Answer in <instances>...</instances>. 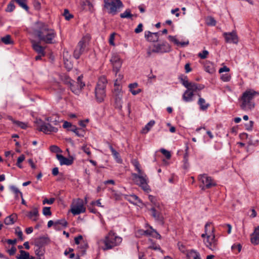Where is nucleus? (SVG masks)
Masks as SVG:
<instances>
[{
	"instance_id": "1",
	"label": "nucleus",
	"mask_w": 259,
	"mask_h": 259,
	"mask_svg": "<svg viewBox=\"0 0 259 259\" xmlns=\"http://www.w3.org/2000/svg\"><path fill=\"white\" fill-rule=\"evenodd\" d=\"M35 26L33 33L40 41L48 44L54 43L53 40L56 36V33L54 29L42 22L36 23Z\"/></svg>"
},
{
	"instance_id": "2",
	"label": "nucleus",
	"mask_w": 259,
	"mask_h": 259,
	"mask_svg": "<svg viewBox=\"0 0 259 259\" xmlns=\"http://www.w3.org/2000/svg\"><path fill=\"white\" fill-rule=\"evenodd\" d=\"M259 93L253 90H247L242 94L241 97V108L245 111L251 110L254 107L253 99L258 96Z\"/></svg>"
},
{
	"instance_id": "3",
	"label": "nucleus",
	"mask_w": 259,
	"mask_h": 259,
	"mask_svg": "<svg viewBox=\"0 0 259 259\" xmlns=\"http://www.w3.org/2000/svg\"><path fill=\"white\" fill-rule=\"evenodd\" d=\"M122 239L121 237L118 236L116 233L113 231H110L105 236L103 240L100 241L103 243L104 246L102 247L103 250H109L113 247L118 246L122 242Z\"/></svg>"
},
{
	"instance_id": "4",
	"label": "nucleus",
	"mask_w": 259,
	"mask_h": 259,
	"mask_svg": "<svg viewBox=\"0 0 259 259\" xmlns=\"http://www.w3.org/2000/svg\"><path fill=\"white\" fill-rule=\"evenodd\" d=\"M107 83V80L105 76L99 78L94 91L95 99L98 103L102 102L106 97Z\"/></svg>"
},
{
	"instance_id": "5",
	"label": "nucleus",
	"mask_w": 259,
	"mask_h": 259,
	"mask_svg": "<svg viewBox=\"0 0 259 259\" xmlns=\"http://www.w3.org/2000/svg\"><path fill=\"white\" fill-rule=\"evenodd\" d=\"M132 177L135 183L141 187L145 192L146 193L151 192V189L148 185V177L144 171L138 174H132Z\"/></svg>"
},
{
	"instance_id": "6",
	"label": "nucleus",
	"mask_w": 259,
	"mask_h": 259,
	"mask_svg": "<svg viewBox=\"0 0 259 259\" xmlns=\"http://www.w3.org/2000/svg\"><path fill=\"white\" fill-rule=\"evenodd\" d=\"M104 8L108 13L114 15L119 9L123 7V4L120 0H104Z\"/></svg>"
},
{
	"instance_id": "7",
	"label": "nucleus",
	"mask_w": 259,
	"mask_h": 259,
	"mask_svg": "<svg viewBox=\"0 0 259 259\" xmlns=\"http://www.w3.org/2000/svg\"><path fill=\"white\" fill-rule=\"evenodd\" d=\"M171 51L170 45L166 42L156 44L153 45V48L149 47L147 50V55L150 57L152 53H165Z\"/></svg>"
},
{
	"instance_id": "8",
	"label": "nucleus",
	"mask_w": 259,
	"mask_h": 259,
	"mask_svg": "<svg viewBox=\"0 0 259 259\" xmlns=\"http://www.w3.org/2000/svg\"><path fill=\"white\" fill-rule=\"evenodd\" d=\"M198 180L200 183L199 187L202 190L210 189L217 185L214 180L205 174L200 175L198 176Z\"/></svg>"
},
{
	"instance_id": "9",
	"label": "nucleus",
	"mask_w": 259,
	"mask_h": 259,
	"mask_svg": "<svg viewBox=\"0 0 259 259\" xmlns=\"http://www.w3.org/2000/svg\"><path fill=\"white\" fill-rule=\"evenodd\" d=\"M36 129L46 134H50L52 133H57L58 129L53 126L51 123H46L41 119L36 120L35 121Z\"/></svg>"
},
{
	"instance_id": "10",
	"label": "nucleus",
	"mask_w": 259,
	"mask_h": 259,
	"mask_svg": "<svg viewBox=\"0 0 259 259\" xmlns=\"http://www.w3.org/2000/svg\"><path fill=\"white\" fill-rule=\"evenodd\" d=\"M74 242L75 244L78 245V249H79L80 255H83L85 254L86 250L88 248V243L87 241L83 239L81 235H79L74 238Z\"/></svg>"
},
{
	"instance_id": "11",
	"label": "nucleus",
	"mask_w": 259,
	"mask_h": 259,
	"mask_svg": "<svg viewBox=\"0 0 259 259\" xmlns=\"http://www.w3.org/2000/svg\"><path fill=\"white\" fill-rule=\"evenodd\" d=\"M85 211V207L83 205V200L81 199H77L71 205V212L74 215H78Z\"/></svg>"
},
{
	"instance_id": "12",
	"label": "nucleus",
	"mask_w": 259,
	"mask_h": 259,
	"mask_svg": "<svg viewBox=\"0 0 259 259\" xmlns=\"http://www.w3.org/2000/svg\"><path fill=\"white\" fill-rule=\"evenodd\" d=\"M68 84L70 85L71 91L75 94L78 95L80 92L81 89L85 85L84 83L81 81V76H78L77 78V82L71 80L68 81Z\"/></svg>"
},
{
	"instance_id": "13",
	"label": "nucleus",
	"mask_w": 259,
	"mask_h": 259,
	"mask_svg": "<svg viewBox=\"0 0 259 259\" xmlns=\"http://www.w3.org/2000/svg\"><path fill=\"white\" fill-rule=\"evenodd\" d=\"M87 42L86 38L83 37L78 43L73 53L74 57L78 59L80 55L85 51Z\"/></svg>"
},
{
	"instance_id": "14",
	"label": "nucleus",
	"mask_w": 259,
	"mask_h": 259,
	"mask_svg": "<svg viewBox=\"0 0 259 259\" xmlns=\"http://www.w3.org/2000/svg\"><path fill=\"white\" fill-rule=\"evenodd\" d=\"M110 61L112 64L113 71L117 74L120 70L122 63L119 56L116 54H113Z\"/></svg>"
},
{
	"instance_id": "15",
	"label": "nucleus",
	"mask_w": 259,
	"mask_h": 259,
	"mask_svg": "<svg viewBox=\"0 0 259 259\" xmlns=\"http://www.w3.org/2000/svg\"><path fill=\"white\" fill-rule=\"evenodd\" d=\"M213 228H212L211 234L210 235H207L206 240L204 241L206 246L212 250H215L217 246V242L213 234Z\"/></svg>"
},
{
	"instance_id": "16",
	"label": "nucleus",
	"mask_w": 259,
	"mask_h": 259,
	"mask_svg": "<svg viewBox=\"0 0 259 259\" xmlns=\"http://www.w3.org/2000/svg\"><path fill=\"white\" fill-rule=\"evenodd\" d=\"M162 206L160 204H156L155 206H152L151 208V215L156 220L162 221Z\"/></svg>"
},
{
	"instance_id": "17",
	"label": "nucleus",
	"mask_w": 259,
	"mask_h": 259,
	"mask_svg": "<svg viewBox=\"0 0 259 259\" xmlns=\"http://www.w3.org/2000/svg\"><path fill=\"white\" fill-rule=\"evenodd\" d=\"M223 36H224L225 41L227 43H233L236 44L238 42V36L235 32H224L223 33Z\"/></svg>"
},
{
	"instance_id": "18",
	"label": "nucleus",
	"mask_w": 259,
	"mask_h": 259,
	"mask_svg": "<svg viewBox=\"0 0 259 259\" xmlns=\"http://www.w3.org/2000/svg\"><path fill=\"white\" fill-rule=\"evenodd\" d=\"M50 242V239L48 237H40L35 240V245L39 247H41Z\"/></svg>"
},
{
	"instance_id": "19",
	"label": "nucleus",
	"mask_w": 259,
	"mask_h": 259,
	"mask_svg": "<svg viewBox=\"0 0 259 259\" xmlns=\"http://www.w3.org/2000/svg\"><path fill=\"white\" fill-rule=\"evenodd\" d=\"M31 44L33 49L38 53L41 55H45V48L39 45V43L35 40H31Z\"/></svg>"
},
{
	"instance_id": "20",
	"label": "nucleus",
	"mask_w": 259,
	"mask_h": 259,
	"mask_svg": "<svg viewBox=\"0 0 259 259\" xmlns=\"http://www.w3.org/2000/svg\"><path fill=\"white\" fill-rule=\"evenodd\" d=\"M145 36L148 41L151 42H155L159 39V34L158 32L152 33L150 31H146Z\"/></svg>"
},
{
	"instance_id": "21",
	"label": "nucleus",
	"mask_w": 259,
	"mask_h": 259,
	"mask_svg": "<svg viewBox=\"0 0 259 259\" xmlns=\"http://www.w3.org/2000/svg\"><path fill=\"white\" fill-rule=\"evenodd\" d=\"M56 157L61 165H70L73 163V160L66 158L61 154H57Z\"/></svg>"
},
{
	"instance_id": "22",
	"label": "nucleus",
	"mask_w": 259,
	"mask_h": 259,
	"mask_svg": "<svg viewBox=\"0 0 259 259\" xmlns=\"http://www.w3.org/2000/svg\"><path fill=\"white\" fill-rule=\"evenodd\" d=\"M250 240L251 243L255 245L259 244V226L255 228L253 233L251 236Z\"/></svg>"
},
{
	"instance_id": "23",
	"label": "nucleus",
	"mask_w": 259,
	"mask_h": 259,
	"mask_svg": "<svg viewBox=\"0 0 259 259\" xmlns=\"http://www.w3.org/2000/svg\"><path fill=\"white\" fill-rule=\"evenodd\" d=\"M27 216L32 221L36 222L38 220V211L37 208H33L31 211L28 212Z\"/></svg>"
},
{
	"instance_id": "24",
	"label": "nucleus",
	"mask_w": 259,
	"mask_h": 259,
	"mask_svg": "<svg viewBox=\"0 0 259 259\" xmlns=\"http://www.w3.org/2000/svg\"><path fill=\"white\" fill-rule=\"evenodd\" d=\"M69 131L74 133L78 137H83L85 134L84 130L81 128H78L75 125L72 126V128L69 129Z\"/></svg>"
},
{
	"instance_id": "25",
	"label": "nucleus",
	"mask_w": 259,
	"mask_h": 259,
	"mask_svg": "<svg viewBox=\"0 0 259 259\" xmlns=\"http://www.w3.org/2000/svg\"><path fill=\"white\" fill-rule=\"evenodd\" d=\"M109 147L116 161L118 163H121L122 160L120 156L119 153L116 151L111 145H109Z\"/></svg>"
},
{
	"instance_id": "26",
	"label": "nucleus",
	"mask_w": 259,
	"mask_h": 259,
	"mask_svg": "<svg viewBox=\"0 0 259 259\" xmlns=\"http://www.w3.org/2000/svg\"><path fill=\"white\" fill-rule=\"evenodd\" d=\"M168 38V39L170 41L173 42L175 44H176V45H177L178 46H180L183 47L187 46L189 44V41H183V42H180L177 39L176 36H171V35H169Z\"/></svg>"
},
{
	"instance_id": "27",
	"label": "nucleus",
	"mask_w": 259,
	"mask_h": 259,
	"mask_svg": "<svg viewBox=\"0 0 259 259\" xmlns=\"http://www.w3.org/2000/svg\"><path fill=\"white\" fill-rule=\"evenodd\" d=\"M193 96L194 94L192 91L187 90L183 95V99L186 102H191L193 100Z\"/></svg>"
},
{
	"instance_id": "28",
	"label": "nucleus",
	"mask_w": 259,
	"mask_h": 259,
	"mask_svg": "<svg viewBox=\"0 0 259 259\" xmlns=\"http://www.w3.org/2000/svg\"><path fill=\"white\" fill-rule=\"evenodd\" d=\"M198 96L199 97V98L198 101V104L199 105L200 109L201 110H206L209 107V104L208 103H206L205 100L203 98L200 97V95H198Z\"/></svg>"
},
{
	"instance_id": "29",
	"label": "nucleus",
	"mask_w": 259,
	"mask_h": 259,
	"mask_svg": "<svg viewBox=\"0 0 259 259\" xmlns=\"http://www.w3.org/2000/svg\"><path fill=\"white\" fill-rule=\"evenodd\" d=\"M17 216L16 214H13L10 215L5 218L4 221L5 224L7 225H12L15 222Z\"/></svg>"
},
{
	"instance_id": "30",
	"label": "nucleus",
	"mask_w": 259,
	"mask_h": 259,
	"mask_svg": "<svg viewBox=\"0 0 259 259\" xmlns=\"http://www.w3.org/2000/svg\"><path fill=\"white\" fill-rule=\"evenodd\" d=\"M138 87L137 83H131L128 85V87L130 88V91L132 93L133 95H136L139 94L141 92V90L139 89L137 90H135L134 89Z\"/></svg>"
},
{
	"instance_id": "31",
	"label": "nucleus",
	"mask_w": 259,
	"mask_h": 259,
	"mask_svg": "<svg viewBox=\"0 0 259 259\" xmlns=\"http://www.w3.org/2000/svg\"><path fill=\"white\" fill-rule=\"evenodd\" d=\"M128 201L135 204L142 203L141 200L136 195H131L128 198Z\"/></svg>"
},
{
	"instance_id": "32",
	"label": "nucleus",
	"mask_w": 259,
	"mask_h": 259,
	"mask_svg": "<svg viewBox=\"0 0 259 259\" xmlns=\"http://www.w3.org/2000/svg\"><path fill=\"white\" fill-rule=\"evenodd\" d=\"M155 121L154 120L150 121L143 129L142 130V133L146 134L151 129V128L154 125Z\"/></svg>"
},
{
	"instance_id": "33",
	"label": "nucleus",
	"mask_w": 259,
	"mask_h": 259,
	"mask_svg": "<svg viewBox=\"0 0 259 259\" xmlns=\"http://www.w3.org/2000/svg\"><path fill=\"white\" fill-rule=\"evenodd\" d=\"M82 6L83 7V9L87 11H89L90 12H93V5L88 0H87L85 2H83Z\"/></svg>"
},
{
	"instance_id": "34",
	"label": "nucleus",
	"mask_w": 259,
	"mask_h": 259,
	"mask_svg": "<svg viewBox=\"0 0 259 259\" xmlns=\"http://www.w3.org/2000/svg\"><path fill=\"white\" fill-rule=\"evenodd\" d=\"M14 1L16 2L20 7L26 11H28L29 7L27 5V0H14Z\"/></svg>"
},
{
	"instance_id": "35",
	"label": "nucleus",
	"mask_w": 259,
	"mask_h": 259,
	"mask_svg": "<svg viewBox=\"0 0 259 259\" xmlns=\"http://www.w3.org/2000/svg\"><path fill=\"white\" fill-rule=\"evenodd\" d=\"M10 189L15 194V197L17 199H18L19 196H20L21 198H22V193L20 191V190L15 186H12L10 187Z\"/></svg>"
},
{
	"instance_id": "36",
	"label": "nucleus",
	"mask_w": 259,
	"mask_h": 259,
	"mask_svg": "<svg viewBox=\"0 0 259 259\" xmlns=\"http://www.w3.org/2000/svg\"><path fill=\"white\" fill-rule=\"evenodd\" d=\"M1 41L6 45H10L13 43L10 35H7L2 37Z\"/></svg>"
},
{
	"instance_id": "37",
	"label": "nucleus",
	"mask_w": 259,
	"mask_h": 259,
	"mask_svg": "<svg viewBox=\"0 0 259 259\" xmlns=\"http://www.w3.org/2000/svg\"><path fill=\"white\" fill-rule=\"evenodd\" d=\"M113 97L114 98L115 103V104H116L117 107H118V108H121L122 103V95L118 96H114Z\"/></svg>"
},
{
	"instance_id": "38",
	"label": "nucleus",
	"mask_w": 259,
	"mask_h": 259,
	"mask_svg": "<svg viewBox=\"0 0 259 259\" xmlns=\"http://www.w3.org/2000/svg\"><path fill=\"white\" fill-rule=\"evenodd\" d=\"M120 16L122 18H132L133 16L129 9L126 10L123 13H121Z\"/></svg>"
},
{
	"instance_id": "39",
	"label": "nucleus",
	"mask_w": 259,
	"mask_h": 259,
	"mask_svg": "<svg viewBox=\"0 0 259 259\" xmlns=\"http://www.w3.org/2000/svg\"><path fill=\"white\" fill-rule=\"evenodd\" d=\"M20 255L16 257L17 259H28L29 253L24 250H20Z\"/></svg>"
},
{
	"instance_id": "40",
	"label": "nucleus",
	"mask_w": 259,
	"mask_h": 259,
	"mask_svg": "<svg viewBox=\"0 0 259 259\" xmlns=\"http://www.w3.org/2000/svg\"><path fill=\"white\" fill-rule=\"evenodd\" d=\"M189 255L193 257V259H200V255L199 252L194 250L190 251Z\"/></svg>"
},
{
	"instance_id": "41",
	"label": "nucleus",
	"mask_w": 259,
	"mask_h": 259,
	"mask_svg": "<svg viewBox=\"0 0 259 259\" xmlns=\"http://www.w3.org/2000/svg\"><path fill=\"white\" fill-rule=\"evenodd\" d=\"M132 164L135 167L136 170L137 171L138 173L141 172L143 171L140 167V164L138 160L135 159L132 161Z\"/></svg>"
},
{
	"instance_id": "42",
	"label": "nucleus",
	"mask_w": 259,
	"mask_h": 259,
	"mask_svg": "<svg viewBox=\"0 0 259 259\" xmlns=\"http://www.w3.org/2000/svg\"><path fill=\"white\" fill-rule=\"evenodd\" d=\"M204 68L205 70L209 73H213L214 72V69L211 64H206L204 66Z\"/></svg>"
},
{
	"instance_id": "43",
	"label": "nucleus",
	"mask_w": 259,
	"mask_h": 259,
	"mask_svg": "<svg viewBox=\"0 0 259 259\" xmlns=\"http://www.w3.org/2000/svg\"><path fill=\"white\" fill-rule=\"evenodd\" d=\"M13 123L22 129H26L27 127V125L25 122L16 120L13 121Z\"/></svg>"
},
{
	"instance_id": "44",
	"label": "nucleus",
	"mask_w": 259,
	"mask_h": 259,
	"mask_svg": "<svg viewBox=\"0 0 259 259\" xmlns=\"http://www.w3.org/2000/svg\"><path fill=\"white\" fill-rule=\"evenodd\" d=\"M216 21L212 17H208L206 19V24L208 25L215 26L216 25Z\"/></svg>"
},
{
	"instance_id": "45",
	"label": "nucleus",
	"mask_w": 259,
	"mask_h": 259,
	"mask_svg": "<svg viewBox=\"0 0 259 259\" xmlns=\"http://www.w3.org/2000/svg\"><path fill=\"white\" fill-rule=\"evenodd\" d=\"M15 6L14 4V1L10 2L7 6L6 11L7 12H11L15 9Z\"/></svg>"
},
{
	"instance_id": "46",
	"label": "nucleus",
	"mask_w": 259,
	"mask_h": 259,
	"mask_svg": "<svg viewBox=\"0 0 259 259\" xmlns=\"http://www.w3.org/2000/svg\"><path fill=\"white\" fill-rule=\"evenodd\" d=\"M81 150L89 156H91V152L90 151V147L88 146L87 145H83L81 147Z\"/></svg>"
},
{
	"instance_id": "47",
	"label": "nucleus",
	"mask_w": 259,
	"mask_h": 259,
	"mask_svg": "<svg viewBox=\"0 0 259 259\" xmlns=\"http://www.w3.org/2000/svg\"><path fill=\"white\" fill-rule=\"evenodd\" d=\"M187 90L192 91V93L197 91V83L190 82V86L187 88Z\"/></svg>"
},
{
	"instance_id": "48",
	"label": "nucleus",
	"mask_w": 259,
	"mask_h": 259,
	"mask_svg": "<svg viewBox=\"0 0 259 259\" xmlns=\"http://www.w3.org/2000/svg\"><path fill=\"white\" fill-rule=\"evenodd\" d=\"M50 149L51 152H54V153H59V152H62L60 148L56 145H52V146H50Z\"/></svg>"
},
{
	"instance_id": "49",
	"label": "nucleus",
	"mask_w": 259,
	"mask_h": 259,
	"mask_svg": "<svg viewBox=\"0 0 259 259\" xmlns=\"http://www.w3.org/2000/svg\"><path fill=\"white\" fill-rule=\"evenodd\" d=\"M63 16L67 20H69L71 18H73V15L69 13V11L67 9L64 10Z\"/></svg>"
},
{
	"instance_id": "50",
	"label": "nucleus",
	"mask_w": 259,
	"mask_h": 259,
	"mask_svg": "<svg viewBox=\"0 0 259 259\" xmlns=\"http://www.w3.org/2000/svg\"><path fill=\"white\" fill-rule=\"evenodd\" d=\"M35 253L39 259H43V252L41 251L40 247H38V248L35 250Z\"/></svg>"
},
{
	"instance_id": "51",
	"label": "nucleus",
	"mask_w": 259,
	"mask_h": 259,
	"mask_svg": "<svg viewBox=\"0 0 259 259\" xmlns=\"http://www.w3.org/2000/svg\"><path fill=\"white\" fill-rule=\"evenodd\" d=\"M150 228L152 229V234L151 236L153 237H155L157 239H160L161 236L154 229L152 228V227H150Z\"/></svg>"
},
{
	"instance_id": "52",
	"label": "nucleus",
	"mask_w": 259,
	"mask_h": 259,
	"mask_svg": "<svg viewBox=\"0 0 259 259\" xmlns=\"http://www.w3.org/2000/svg\"><path fill=\"white\" fill-rule=\"evenodd\" d=\"M208 52L206 50H204L202 53H199L198 55V57L201 59H204L207 57Z\"/></svg>"
},
{
	"instance_id": "53",
	"label": "nucleus",
	"mask_w": 259,
	"mask_h": 259,
	"mask_svg": "<svg viewBox=\"0 0 259 259\" xmlns=\"http://www.w3.org/2000/svg\"><path fill=\"white\" fill-rule=\"evenodd\" d=\"M33 4V7L35 10H39L40 9L41 4L39 1L34 0Z\"/></svg>"
},
{
	"instance_id": "54",
	"label": "nucleus",
	"mask_w": 259,
	"mask_h": 259,
	"mask_svg": "<svg viewBox=\"0 0 259 259\" xmlns=\"http://www.w3.org/2000/svg\"><path fill=\"white\" fill-rule=\"evenodd\" d=\"M242 246L240 244H234L232 246V249L234 251L237 250V252H240Z\"/></svg>"
},
{
	"instance_id": "55",
	"label": "nucleus",
	"mask_w": 259,
	"mask_h": 259,
	"mask_svg": "<svg viewBox=\"0 0 259 259\" xmlns=\"http://www.w3.org/2000/svg\"><path fill=\"white\" fill-rule=\"evenodd\" d=\"M160 152L166 157L167 159H169L171 157L170 153L164 149H160Z\"/></svg>"
},
{
	"instance_id": "56",
	"label": "nucleus",
	"mask_w": 259,
	"mask_h": 259,
	"mask_svg": "<svg viewBox=\"0 0 259 259\" xmlns=\"http://www.w3.org/2000/svg\"><path fill=\"white\" fill-rule=\"evenodd\" d=\"M42 213L45 215H50L51 211L50 207H45L42 210Z\"/></svg>"
},
{
	"instance_id": "57",
	"label": "nucleus",
	"mask_w": 259,
	"mask_h": 259,
	"mask_svg": "<svg viewBox=\"0 0 259 259\" xmlns=\"http://www.w3.org/2000/svg\"><path fill=\"white\" fill-rule=\"evenodd\" d=\"M181 82L183 85L186 88L190 86V82L188 81L187 77H185L184 78H182Z\"/></svg>"
},
{
	"instance_id": "58",
	"label": "nucleus",
	"mask_w": 259,
	"mask_h": 259,
	"mask_svg": "<svg viewBox=\"0 0 259 259\" xmlns=\"http://www.w3.org/2000/svg\"><path fill=\"white\" fill-rule=\"evenodd\" d=\"M16 234L17 235V236H18L19 238L21 240H23V233L20 230V228L19 227H17L16 229Z\"/></svg>"
},
{
	"instance_id": "59",
	"label": "nucleus",
	"mask_w": 259,
	"mask_h": 259,
	"mask_svg": "<svg viewBox=\"0 0 259 259\" xmlns=\"http://www.w3.org/2000/svg\"><path fill=\"white\" fill-rule=\"evenodd\" d=\"M221 79L224 81H229L231 79V76L227 73L223 74L221 76Z\"/></svg>"
},
{
	"instance_id": "60",
	"label": "nucleus",
	"mask_w": 259,
	"mask_h": 259,
	"mask_svg": "<svg viewBox=\"0 0 259 259\" xmlns=\"http://www.w3.org/2000/svg\"><path fill=\"white\" fill-rule=\"evenodd\" d=\"M54 201H55V198H51L49 199H48L47 198H45L43 200L42 203L44 204H45L46 203L49 204H52L54 203Z\"/></svg>"
},
{
	"instance_id": "61",
	"label": "nucleus",
	"mask_w": 259,
	"mask_h": 259,
	"mask_svg": "<svg viewBox=\"0 0 259 259\" xmlns=\"http://www.w3.org/2000/svg\"><path fill=\"white\" fill-rule=\"evenodd\" d=\"M149 200L152 203L153 206H155L156 204H159L156 202L155 197L152 195H149L148 196Z\"/></svg>"
},
{
	"instance_id": "62",
	"label": "nucleus",
	"mask_w": 259,
	"mask_h": 259,
	"mask_svg": "<svg viewBox=\"0 0 259 259\" xmlns=\"http://www.w3.org/2000/svg\"><path fill=\"white\" fill-rule=\"evenodd\" d=\"M148 248L155 250L160 249L159 245H157L156 244L154 243H152V244L148 247Z\"/></svg>"
},
{
	"instance_id": "63",
	"label": "nucleus",
	"mask_w": 259,
	"mask_h": 259,
	"mask_svg": "<svg viewBox=\"0 0 259 259\" xmlns=\"http://www.w3.org/2000/svg\"><path fill=\"white\" fill-rule=\"evenodd\" d=\"M73 126V125H72L70 122L66 121H64V123L63 124V128H67L68 130H69V129H70V128H72V126Z\"/></svg>"
},
{
	"instance_id": "64",
	"label": "nucleus",
	"mask_w": 259,
	"mask_h": 259,
	"mask_svg": "<svg viewBox=\"0 0 259 259\" xmlns=\"http://www.w3.org/2000/svg\"><path fill=\"white\" fill-rule=\"evenodd\" d=\"M115 34V33H112V34H111L109 39V42L110 45L113 46H115V44L114 42Z\"/></svg>"
}]
</instances>
